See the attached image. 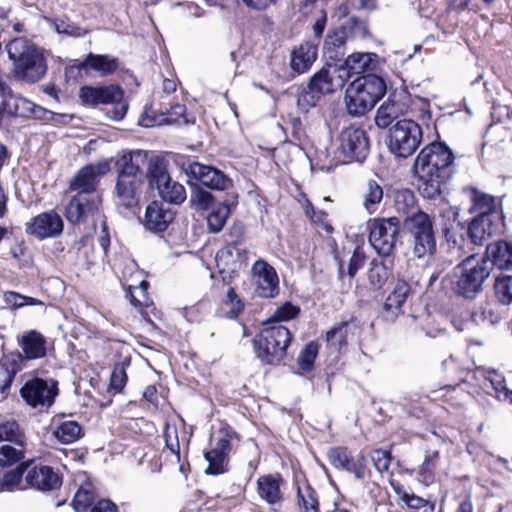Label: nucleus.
<instances>
[{
    "label": "nucleus",
    "mask_w": 512,
    "mask_h": 512,
    "mask_svg": "<svg viewBox=\"0 0 512 512\" xmlns=\"http://www.w3.org/2000/svg\"><path fill=\"white\" fill-rule=\"evenodd\" d=\"M147 156V152L136 150L124 154L118 160L116 191L121 203L126 207L138 203L137 192L143 183L144 168L147 169L149 186L157 189L163 201L176 205L183 203L186 199L185 187L172 181L167 170V162L159 156L149 159Z\"/></svg>",
    "instance_id": "f257e3e1"
},
{
    "label": "nucleus",
    "mask_w": 512,
    "mask_h": 512,
    "mask_svg": "<svg viewBox=\"0 0 512 512\" xmlns=\"http://www.w3.org/2000/svg\"><path fill=\"white\" fill-rule=\"evenodd\" d=\"M453 162V152L440 142L431 143L420 151L413 171L418 180V191L424 198L440 196L442 185L451 177Z\"/></svg>",
    "instance_id": "f03ea898"
},
{
    "label": "nucleus",
    "mask_w": 512,
    "mask_h": 512,
    "mask_svg": "<svg viewBox=\"0 0 512 512\" xmlns=\"http://www.w3.org/2000/svg\"><path fill=\"white\" fill-rule=\"evenodd\" d=\"M9 58L13 61V73L18 80L28 83L40 81L47 72L43 52L24 37L11 40L6 45Z\"/></svg>",
    "instance_id": "7ed1b4c3"
},
{
    "label": "nucleus",
    "mask_w": 512,
    "mask_h": 512,
    "mask_svg": "<svg viewBox=\"0 0 512 512\" xmlns=\"http://www.w3.org/2000/svg\"><path fill=\"white\" fill-rule=\"evenodd\" d=\"M386 83L378 75L364 74L354 79L347 87L344 102L352 117L364 116L385 95Z\"/></svg>",
    "instance_id": "20e7f679"
},
{
    "label": "nucleus",
    "mask_w": 512,
    "mask_h": 512,
    "mask_svg": "<svg viewBox=\"0 0 512 512\" xmlns=\"http://www.w3.org/2000/svg\"><path fill=\"white\" fill-rule=\"evenodd\" d=\"M490 272L488 261H477L468 257L454 267L450 276L451 289L458 296L474 299L483 290V284Z\"/></svg>",
    "instance_id": "39448f33"
},
{
    "label": "nucleus",
    "mask_w": 512,
    "mask_h": 512,
    "mask_svg": "<svg viewBox=\"0 0 512 512\" xmlns=\"http://www.w3.org/2000/svg\"><path fill=\"white\" fill-rule=\"evenodd\" d=\"M291 340L292 333L286 326L270 325L253 339L256 356L265 364H277L286 356Z\"/></svg>",
    "instance_id": "423d86ee"
},
{
    "label": "nucleus",
    "mask_w": 512,
    "mask_h": 512,
    "mask_svg": "<svg viewBox=\"0 0 512 512\" xmlns=\"http://www.w3.org/2000/svg\"><path fill=\"white\" fill-rule=\"evenodd\" d=\"M403 228L410 236L413 255L417 258L434 255L436 239L433 229V217L420 210L403 219Z\"/></svg>",
    "instance_id": "0eeeda50"
},
{
    "label": "nucleus",
    "mask_w": 512,
    "mask_h": 512,
    "mask_svg": "<svg viewBox=\"0 0 512 512\" xmlns=\"http://www.w3.org/2000/svg\"><path fill=\"white\" fill-rule=\"evenodd\" d=\"M421 126L411 119L398 120L389 130V151L398 158L415 153L422 141Z\"/></svg>",
    "instance_id": "6e6552de"
},
{
    "label": "nucleus",
    "mask_w": 512,
    "mask_h": 512,
    "mask_svg": "<svg viewBox=\"0 0 512 512\" xmlns=\"http://www.w3.org/2000/svg\"><path fill=\"white\" fill-rule=\"evenodd\" d=\"M369 243L381 257L391 256L400 237V219L397 216L374 218L367 224Z\"/></svg>",
    "instance_id": "1a4fd4ad"
},
{
    "label": "nucleus",
    "mask_w": 512,
    "mask_h": 512,
    "mask_svg": "<svg viewBox=\"0 0 512 512\" xmlns=\"http://www.w3.org/2000/svg\"><path fill=\"white\" fill-rule=\"evenodd\" d=\"M123 95V90L118 85L83 86L79 92V97L84 105L114 104L108 115L116 121L123 119L128 110V104L122 101Z\"/></svg>",
    "instance_id": "9d476101"
},
{
    "label": "nucleus",
    "mask_w": 512,
    "mask_h": 512,
    "mask_svg": "<svg viewBox=\"0 0 512 512\" xmlns=\"http://www.w3.org/2000/svg\"><path fill=\"white\" fill-rule=\"evenodd\" d=\"M20 395L25 403L35 409L49 408L58 395L57 383L41 378H33L25 382L20 389Z\"/></svg>",
    "instance_id": "9b49d317"
},
{
    "label": "nucleus",
    "mask_w": 512,
    "mask_h": 512,
    "mask_svg": "<svg viewBox=\"0 0 512 512\" xmlns=\"http://www.w3.org/2000/svg\"><path fill=\"white\" fill-rule=\"evenodd\" d=\"M338 140V150L349 161L363 162L369 154V138L360 127L350 126L343 129Z\"/></svg>",
    "instance_id": "f8f14e48"
},
{
    "label": "nucleus",
    "mask_w": 512,
    "mask_h": 512,
    "mask_svg": "<svg viewBox=\"0 0 512 512\" xmlns=\"http://www.w3.org/2000/svg\"><path fill=\"white\" fill-rule=\"evenodd\" d=\"M254 292L261 298H274L279 291L276 270L265 260L259 259L252 266Z\"/></svg>",
    "instance_id": "ddd939ff"
},
{
    "label": "nucleus",
    "mask_w": 512,
    "mask_h": 512,
    "mask_svg": "<svg viewBox=\"0 0 512 512\" xmlns=\"http://www.w3.org/2000/svg\"><path fill=\"white\" fill-rule=\"evenodd\" d=\"M26 484L37 491L49 493L57 491L62 486V475L51 466L36 464L29 466L25 475Z\"/></svg>",
    "instance_id": "4468645a"
},
{
    "label": "nucleus",
    "mask_w": 512,
    "mask_h": 512,
    "mask_svg": "<svg viewBox=\"0 0 512 512\" xmlns=\"http://www.w3.org/2000/svg\"><path fill=\"white\" fill-rule=\"evenodd\" d=\"M185 172L190 178L212 190L224 191L232 185L231 179L222 171L199 162L190 163Z\"/></svg>",
    "instance_id": "2eb2a0df"
},
{
    "label": "nucleus",
    "mask_w": 512,
    "mask_h": 512,
    "mask_svg": "<svg viewBox=\"0 0 512 512\" xmlns=\"http://www.w3.org/2000/svg\"><path fill=\"white\" fill-rule=\"evenodd\" d=\"M219 439L216 446L205 453V460L208 462L206 474L219 475L228 471L229 453L231 451L230 436L225 431L219 432Z\"/></svg>",
    "instance_id": "dca6fc26"
},
{
    "label": "nucleus",
    "mask_w": 512,
    "mask_h": 512,
    "mask_svg": "<svg viewBox=\"0 0 512 512\" xmlns=\"http://www.w3.org/2000/svg\"><path fill=\"white\" fill-rule=\"evenodd\" d=\"M63 220L55 211L43 212L34 217L27 226V233L39 239L57 237L63 231Z\"/></svg>",
    "instance_id": "f3484780"
},
{
    "label": "nucleus",
    "mask_w": 512,
    "mask_h": 512,
    "mask_svg": "<svg viewBox=\"0 0 512 512\" xmlns=\"http://www.w3.org/2000/svg\"><path fill=\"white\" fill-rule=\"evenodd\" d=\"M329 463L336 469L353 473L357 479L365 477V457L359 454L354 459L346 447H335L327 452Z\"/></svg>",
    "instance_id": "a211bd4d"
},
{
    "label": "nucleus",
    "mask_w": 512,
    "mask_h": 512,
    "mask_svg": "<svg viewBox=\"0 0 512 512\" xmlns=\"http://www.w3.org/2000/svg\"><path fill=\"white\" fill-rule=\"evenodd\" d=\"M345 84V76L340 75L338 69L322 68L316 72L309 80L310 86L320 97L332 94L342 88Z\"/></svg>",
    "instance_id": "6ab92c4d"
},
{
    "label": "nucleus",
    "mask_w": 512,
    "mask_h": 512,
    "mask_svg": "<svg viewBox=\"0 0 512 512\" xmlns=\"http://www.w3.org/2000/svg\"><path fill=\"white\" fill-rule=\"evenodd\" d=\"M175 212L164 203L153 201L145 211L144 226L152 232H163L173 221Z\"/></svg>",
    "instance_id": "aec40b11"
},
{
    "label": "nucleus",
    "mask_w": 512,
    "mask_h": 512,
    "mask_svg": "<svg viewBox=\"0 0 512 512\" xmlns=\"http://www.w3.org/2000/svg\"><path fill=\"white\" fill-rule=\"evenodd\" d=\"M410 293L409 284L398 279L394 285L393 291L388 295L382 311V317L387 322H394L402 312V306L406 302Z\"/></svg>",
    "instance_id": "412c9836"
},
{
    "label": "nucleus",
    "mask_w": 512,
    "mask_h": 512,
    "mask_svg": "<svg viewBox=\"0 0 512 512\" xmlns=\"http://www.w3.org/2000/svg\"><path fill=\"white\" fill-rule=\"evenodd\" d=\"M102 166L88 165L82 168L70 182V189L77 194H85V198H92L98 195L96 185L98 176L103 173Z\"/></svg>",
    "instance_id": "4be33fe9"
},
{
    "label": "nucleus",
    "mask_w": 512,
    "mask_h": 512,
    "mask_svg": "<svg viewBox=\"0 0 512 512\" xmlns=\"http://www.w3.org/2000/svg\"><path fill=\"white\" fill-rule=\"evenodd\" d=\"M85 194H76L66 207V218L71 223H79L94 213L100 204L99 195H93L92 198H85Z\"/></svg>",
    "instance_id": "5701e85b"
},
{
    "label": "nucleus",
    "mask_w": 512,
    "mask_h": 512,
    "mask_svg": "<svg viewBox=\"0 0 512 512\" xmlns=\"http://www.w3.org/2000/svg\"><path fill=\"white\" fill-rule=\"evenodd\" d=\"M22 357L27 361L44 358L47 354V340L37 330H29L18 339Z\"/></svg>",
    "instance_id": "b1692460"
},
{
    "label": "nucleus",
    "mask_w": 512,
    "mask_h": 512,
    "mask_svg": "<svg viewBox=\"0 0 512 512\" xmlns=\"http://www.w3.org/2000/svg\"><path fill=\"white\" fill-rule=\"evenodd\" d=\"M491 269L497 267L500 270L512 269V244L500 240L489 243L486 247L485 259Z\"/></svg>",
    "instance_id": "393cba45"
},
{
    "label": "nucleus",
    "mask_w": 512,
    "mask_h": 512,
    "mask_svg": "<svg viewBox=\"0 0 512 512\" xmlns=\"http://www.w3.org/2000/svg\"><path fill=\"white\" fill-rule=\"evenodd\" d=\"M405 112V104L397 100L395 95L389 96L377 109L375 123L379 128H388L393 122L400 120Z\"/></svg>",
    "instance_id": "a878e982"
},
{
    "label": "nucleus",
    "mask_w": 512,
    "mask_h": 512,
    "mask_svg": "<svg viewBox=\"0 0 512 512\" xmlns=\"http://www.w3.org/2000/svg\"><path fill=\"white\" fill-rule=\"evenodd\" d=\"M494 215H478L469 224L468 236L475 245L482 246L488 237L497 232Z\"/></svg>",
    "instance_id": "bb28decb"
},
{
    "label": "nucleus",
    "mask_w": 512,
    "mask_h": 512,
    "mask_svg": "<svg viewBox=\"0 0 512 512\" xmlns=\"http://www.w3.org/2000/svg\"><path fill=\"white\" fill-rule=\"evenodd\" d=\"M372 53H353L338 65V72L345 76V82L353 75L365 73L372 63Z\"/></svg>",
    "instance_id": "cd10ccee"
},
{
    "label": "nucleus",
    "mask_w": 512,
    "mask_h": 512,
    "mask_svg": "<svg viewBox=\"0 0 512 512\" xmlns=\"http://www.w3.org/2000/svg\"><path fill=\"white\" fill-rule=\"evenodd\" d=\"M317 59V45L305 42L291 53V68L298 74L307 72Z\"/></svg>",
    "instance_id": "c85d7f7f"
},
{
    "label": "nucleus",
    "mask_w": 512,
    "mask_h": 512,
    "mask_svg": "<svg viewBox=\"0 0 512 512\" xmlns=\"http://www.w3.org/2000/svg\"><path fill=\"white\" fill-rule=\"evenodd\" d=\"M392 200L395 212L404 218L421 210L414 192L410 189H395L392 192Z\"/></svg>",
    "instance_id": "c756f323"
},
{
    "label": "nucleus",
    "mask_w": 512,
    "mask_h": 512,
    "mask_svg": "<svg viewBox=\"0 0 512 512\" xmlns=\"http://www.w3.org/2000/svg\"><path fill=\"white\" fill-rule=\"evenodd\" d=\"M345 43L346 35L344 30H336L326 36L323 47L324 56L329 60L335 61V67H338V62L342 63L345 59Z\"/></svg>",
    "instance_id": "7c9ffc66"
},
{
    "label": "nucleus",
    "mask_w": 512,
    "mask_h": 512,
    "mask_svg": "<svg viewBox=\"0 0 512 512\" xmlns=\"http://www.w3.org/2000/svg\"><path fill=\"white\" fill-rule=\"evenodd\" d=\"M280 476L264 475L257 480V491L260 498L270 505L281 501Z\"/></svg>",
    "instance_id": "2f4dec72"
},
{
    "label": "nucleus",
    "mask_w": 512,
    "mask_h": 512,
    "mask_svg": "<svg viewBox=\"0 0 512 512\" xmlns=\"http://www.w3.org/2000/svg\"><path fill=\"white\" fill-rule=\"evenodd\" d=\"M89 72L92 70L105 77L113 74L119 67V59L109 54L89 53L87 56Z\"/></svg>",
    "instance_id": "473e14b6"
},
{
    "label": "nucleus",
    "mask_w": 512,
    "mask_h": 512,
    "mask_svg": "<svg viewBox=\"0 0 512 512\" xmlns=\"http://www.w3.org/2000/svg\"><path fill=\"white\" fill-rule=\"evenodd\" d=\"M53 436L61 444H71L82 436V427L76 421H62L54 427Z\"/></svg>",
    "instance_id": "72a5a7b5"
},
{
    "label": "nucleus",
    "mask_w": 512,
    "mask_h": 512,
    "mask_svg": "<svg viewBox=\"0 0 512 512\" xmlns=\"http://www.w3.org/2000/svg\"><path fill=\"white\" fill-rule=\"evenodd\" d=\"M465 191L469 193L473 202V206L470 208V211L478 212L479 215H493L496 209V201L494 197L480 193L474 188L465 189Z\"/></svg>",
    "instance_id": "f704fd0d"
},
{
    "label": "nucleus",
    "mask_w": 512,
    "mask_h": 512,
    "mask_svg": "<svg viewBox=\"0 0 512 512\" xmlns=\"http://www.w3.org/2000/svg\"><path fill=\"white\" fill-rule=\"evenodd\" d=\"M382 199L383 188L375 180H369L363 192V206L366 211L373 214Z\"/></svg>",
    "instance_id": "c9c22d12"
},
{
    "label": "nucleus",
    "mask_w": 512,
    "mask_h": 512,
    "mask_svg": "<svg viewBox=\"0 0 512 512\" xmlns=\"http://www.w3.org/2000/svg\"><path fill=\"white\" fill-rule=\"evenodd\" d=\"M32 462H22L16 468L9 470L0 478V488L7 491H14L20 485L23 475Z\"/></svg>",
    "instance_id": "e433bc0d"
},
{
    "label": "nucleus",
    "mask_w": 512,
    "mask_h": 512,
    "mask_svg": "<svg viewBox=\"0 0 512 512\" xmlns=\"http://www.w3.org/2000/svg\"><path fill=\"white\" fill-rule=\"evenodd\" d=\"M390 271L383 262L372 260L367 271V278L373 289H381L389 279Z\"/></svg>",
    "instance_id": "4c0bfd02"
},
{
    "label": "nucleus",
    "mask_w": 512,
    "mask_h": 512,
    "mask_svg": "<svg viewBox=\"0 0 512 512\" xmlns=\"http://www.w3.org/2000/svg\"><path fill=\"white\" fill-rule=\"evenodd\" d=\"M230 212V206L225 203L219 204L216 208L212 209L207 216V225L210 232H220L225 225Z\"/></svg>",
    "instance_id": "58836bf2"
},
{
    "label": "nucleus",
    "mask_w": 512,
    "mask_h": 512,
    "mask_svg": "<svg viewBox=\"0 0 512 512\" xmlns=\"http://www.w3.org/2000/svg\"><path fill=\"white\" fill-rule=\"evenodd\" d=\"M1 441L11 442L21 447L24 446L25 436L16 421L10 420L0 424V442Z\"/></svg>",
    "instance_id": "ea45409f"
},
{
    "label": "nucleus",
    "mask_w": 512,
    "mask_h": 512,
    "mask_svg": "<svg viewBox=\"0 0 512 512\" xmlns=\"http://www.w3.org/2000/svg\"><path fill=\"white\" fill-rule=\"evenodd\" d=\"M349 325L348 321H342L326 332V341L330 347L339 350L347 344Z\"/></svg>",
    "instance_id": "a19ab883"
},
{
    "label": "nucleus",
    "mask_w": 512,
    "mask_h": 512,
    "mask_svg": "<svg viewBox=\"0 0 512 512\" xmlns=\"http://www.w3.org/2000/svg\"><path fill=\"white\" fill-rule=\"evenodd\" d=\"M319 353V345L315 341H310L300 351L297 357V364L303 372H310L313 370L314 361Z\"/></svg>",
    "instance_id": "79ce46f5"
},
{
    "label": "nucleus",
    "mask_w": 512,
    "mask_h": 512,
    "mask_svg": "<svg viewBox=\"0 0 512 512\" xmlns=\"http://www.w3.org/2000/svg\"><path fill=\"white\" fill-rule=\"evenodd\" d=\"M494 289L495 295L502 305L512 303V276L497 277Z\"/></svg>",
    "instance_id": "37998d69"
},
{
    "label": "nucleus",
    "mask_w": 512,
    "mask_h": 512,
    "mask_svg": "<svg viewBox=\"0 0 512 512\" xmlns=\"http://www.w3.org/2000/svg\"><path fill=\"white\" fill-rule=\"evenodd\" d=\"M322 99L310 86L302 89L297 97V108L302 113H308Z\"/></svg>",
    "instance_id": "c03bdc74"
},
{
    "label": "nucleus",
    "mask_w": 512,
    "mask_h": 512,
    "mask_svg": "<svg viewBox=\"0 0 512 512\" xmlns=\"http://www.w3.org/2000/svg\"><path fill=\"white\" fill-rule=\"evenodd\" d=\"M298 503L304 509V512H319V503L315 490L310 486L304 489L298 487Z\"/></svg>",
    "instance_id": "a18cd8bd"
},
{
    "label": "nucleus",
    "mask_w": 512,
    "mask_h": 512,
    "mask_svg": "<svg viewBox=\"0 0 512 512\" xmlns=\"http://www.w3.org/2000/svg\"><path fill=\"white\" fill-rule=\"evenodd\" d=\"M95 500L94 493L90 486H81L74 495L72 505L78 512L89 508Z\"/></svg>",
    "instance_id": "49530a36"
},
{
    "label": "nucleus",
    "mask_w": 512,
    "mask_h": 512,
    "mask_svg": "<svg viewBox=\"0 0 512 512\" xmlns=\"http://www.w3.org/2000/svg\"><path fill=\"white\" fill-rule=\"evenodd\" d=\"M485 379V386L487 383L491 386L494 391V397L498 399V394H503V392L508 389L506 386L505 377L495 369H487L483 373Z\"/></svg>",
    "instance_id": "de8ad7c7"
},
{
    "label": "nucleus",
    "mask_w": 512,
    "mask_h": 512,
    "mask_svg": "<svg viewBox=\"0 0 512 512\" xmlns=\"http://www.w3.org/2000/svg\"><path fill=\"white\" fill-rule=\"evenodd\" d=\"M439 461V452L432 451L427 453L424 457V461L419 467L418 474L422 477L424 482H431L434 477V469Z\"/></svg>",
    "instance_id": "09e8293b"
},
{
    "label": "nucleus",
    "mask_w": 512,
    "mask_h": 512,
    "mask_svg": "<svg viewBox=\"0 0 512 512\" xmlns=\"http://www.w3.org/2000/svg\"><path fill=\"white\" fill-rule=\"evenodd\" d=\"M300 308L293 305L291 302H285L282 306L276 308L274 313L269 319L270 323H280L283 321H289L298 316Z\"/></svg>",
    "instance_id": "8fccbe9b"
},
{
    "label": "nucleus",
    "mask_w": 512,
    "mask_h": 512,
    "mask_svg": "<svg viewBox=\"0 0 512 512\" xmlns=\"http://www.w3.org/2000/svg\"><path fill=\"white\" fill-rule=\"evenodd\" d=\"M23 361L27 360L22 357L20 352L10 353L3 357L0 366L5 371V374L15 377L21 370Z\"/></svg>",
    "instance_id": "3c124183"
},
{
    "label": "nucleus",
    "mask_w": 512,
    "mask_h": 512,
    "mask_svg": "<svg viewBox=\"0 0 512 512\" xmlns=\"http://www.w3.org/2000/svg\"><path fill=\"white\" fill-rule=\"evenodd\" d=\"M24 458V450L17 449L10 445L0 447V466L9 467L21 461Z\"/></svg>",
    "instance_id": "603ef678"
},
{
    "label": "nucleus",
    "mask_w": 512,
    "mask_h": 512,
    "mask_svg": "<svg viewBox=\"0 0 512 512\" xmlns=\"http://www.w3.org/2000/svg\"><path fill=\"white\" fill-rule=\"evenodd\" d=\"M185 112L186 107L184 105L175 104L169 109L161 110V114L166 115V118L162 121L166 124H187L188 120L186 119Z\"/></svg>",
    "instance_id": "864d4df0"
},
{
    "label": "nucleus",
    "mask_w": 512,
    "mask_h": 512,
    "mask_svg": "<svg viewBox=\"0 0 512 512\" xmlns=\"http://www.w3.org/2000/svg\"><path fill=\"white\" fill-rule=\"evenodd\" d=\"M371 461L375 469L379 473L388 471L392 456L391 453L384 449H375L370 454Z\"/></svg>",
    "instance_id": "5fc2aeb1"
},
{
    "label": "nucleus",
    "mask_w": 512,
    "mask_h": 512,
    "mask_svg": "<svg viewBox=\"0 0 512 512\" xmlns=\"http://www.w3.org/2000/svg\"><path fill=\"white\" fill-rule=\"evenodd\" d=\"M190 201L198 208L207 210L213 203V196L210 192L196 186L192 190Z\"/></svg>",
    "instance_id": "6e6d98bb"
},
{
    "label": "nucleus",
    "mask_w": 512,
    "mask_h": 512,
    "mask_svg": "<svg viewBox=\"0 0 512 512\" xmlns=\"http://www.w3.org/2000/svg\"><path fill=\"white\" fill-rule=\"evenodd\" d=\"M127 382V374L124 363H118L114 366L111 374L110 387L115 392H121Z\"/></svg>",
    "instance_id": "4d7b16f0"
},
{
    "label": "nucleus",
    "mask_w": 512,
    "mask_h": 512,
    "mask_svg": "<svg viewBox=\"0 0 512 512\" xmlns=\"http://www.w3.org/2000/svg\"><path fill=\"white\" fill-rule=\"evenodd\" d=\"M341 30L348 32L352 36L365 37L368 34V27L364 20L357 17L349 18L347 24Z\"/></svg>",
    "instance_id": "13d9d810"
},
{
    "label": "nucleus",
    "mask_w": 512,
    "mask_h": 512,
    "mask_svg": "<svg viewBox=\"0 0 512 512\" xmlns=\"http://www.w3.org/2000/svg\"><path fill=\"white\" fill-rule=\"evenodd\" d=\"M226 303L232 306L227 312L228 317L236 318L243 309V303L233 288H229L227 291Z\"/></svg>",
    "instance_id": "bf43d9fd"
},
{
    "label": "nucleus",
    "mask_w": 512,
    "mask_h": 512,
    "mask_svg": "<svg viewBox=\"0 0 512 512\" xmlns=\"http://www.w3.org/2000/svg\"><path fill=\"white\" fill-rule=\"evenodd\" d=\"M89 74V67L87 64V57L78 64L70 65L65 69V75L69 79H80Z\"/></svg>",
    "instance_id": "052dcab7"
},
{
    "label": "nucleus",
    "mask_w": 512,
    "mask_h": 512,
    "mask_svg": "<svg viewBox=\"0 0 512 512\" xmlns=\"http://www.w3.org/2000/svg\"><path fill=\"white\" fill-rule=\"evenodd\" d=\"M365 262V255L358 249H355L348 264L347 274L350 278H353L357 271L362 268Z\"/></svg>",
    "instance_id": "680f3d73"
},
{
    "label": "nucleus",
    "mask_w": 512,
    "mask_h": 512,
    "mask_svg": "<svg viewBox=\"0 0 512 512\" xmlns=\"http://www.w3.org/2000/svg\"><path fill=\"white\" fill-rule=\"evenodd\" d=\"M480 317L483 321H487L490 324H496L502 319L501 314L495 311L491 303H484L481 306Z\"/></svg>",
    "instance_id": "e2e57ef3"
},
{
    "label": "nucleus",
    "mask_w": 512,
    "mask_h": 512,
    "mask_svg": "<svg viewBox=\"0 0 512 512\" xmlns=\"http://www.w3.org/2000/svg\"><path fill=\"white\" fill-rule=\"evenodd\" d=\"M4 300L6 304L13 309H19L25 306V296L17 292H6L4 294Z\"/></svg>",
    "instance_id": "0e129e2a"
},
{
    "label": "nucleus",
    "mask_w": 512,
    "mask_h": 512,
    "mask_svg": "<svg viewBox=\"0 0 512 512\" xmlns=\"http://www.w3.org/2000/svg\"><path fill=\"white\" fill-rule=\"evenodd\" d=\"M401 500L405 502V504L412 509H419L424 507L426 504V500L416 496L414 494H409L407 492H403L400 496Z\"/></svg>",
    "instance_id": "69168bd1"
},
{
    "label": "nucleus",
    "mask_w": 512,
    "mask_h": 512,
    "mask_svg": "<svg viewBox=\"0 0 512 512\" xmlns=\"http://www.w3.org/2000/svg\"><path fill=\"white\" fill-rule=\"evenodd\" d=\"M90 512H117L116 505L110 500L98 501L90 510Z\"/></svg>",
    "instance_id": "338daca9"
},
{
    "label": "nucleus",
    "mask_w": 512,
    "mask_h": 512,
    "mask_svg": "<svg viewBox=\"0 0 512 512\" xmlns=\"http://www.w3.org/2000/svg\"><path fill=\"white\" fill-rule=\"evenodd\" d=\"M157 390L155 386L149 385L145 388L143 392V397L145 400H147L150 403H154L157 398Z\"/></svg>",
    "instance_id": "774afa93"
}]
</instances>
